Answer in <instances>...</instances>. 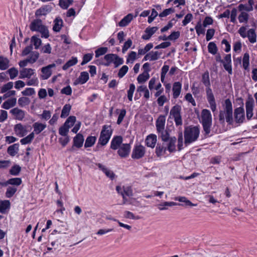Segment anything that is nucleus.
Segmentation results:
<instances>
[{
    "mask_svg": "<svg viewBox=\"0 0 257 257\" xmlns=\"http://www.w3.org/2000/svg\"><path fill=\"white\" fill-rule=\"evenodd\" d=\"M200 134L199 128L197 126H189L185 128L184 131V143L187 146L194 142L198 138Z\"/></svg>",
    "mask_w": 257,
    "mask_h": 257,
    "instance_id": "obj_1",
    "label": "nucleus"
},
{
    "mask_svg": "<svg viewBox=\"0 0 257 257\" xmlns=\"http://www.w3.org/2000/svg\"><path fill=\"white\" fill-rule=\"evenodd\" d=\"M225 118L227 122L230 123L232 121V107L231 101L229 99L225 100L224 110H220L219 115V120L221 123H223Z\"/></svg>",
    "mask_w": 257,
    "mask_h": 257,
    "instance_id": "obj_2",
    "label": "nucleus"
},
{
    "mask_svg": "<svg viewBox=\"0 0 257 257\" xmlns=\"http://www.w3.org/2000/svg\"><path fill=\"white\" fill-rule=\"evenodd\" d=\"M30 29L32 31L39 32L41 34L42 37L48 38L49 36L47 28L43 24L40 19L33 20L30 25Z\"/></svg>",
    "mask_w": 257,
    "mask_h": 257,
    "instance_id": "obj_3",
    "label": "nucleus"
},
{
    "mask_svg": "<svg viewBox=\"0 0 257 257\" xmlns=\"http://www.w3.org/2000/svg\"><path fill=\"white\" fill-rule=\"evenodd\" d=\"M201 117L203 130L206 135H208L210 132V127L212 124V116L210 111L206 109H203Z\"/></svg>",
    "mask_w": 257,
    "mask_h": 257,
    "instance_id": "obj_4",
    "label": "nucleus"
},
{
    "mask_svg": "<svg viewBox=\"0 0 257 257\" xmlns=\"http://www.w3.org/2000/svg\"><path fill=\"white\" fill-rule=\"evenodd\" d=\"M111 136V130L109 126H103L98 140V144L105 145L109 141Z\"/></svg>",
    "mask_w": 257,
    "mask_h": 257,
    "instance_id": "obj_5",
    "label": "nucleus"
},
{
    "mask_svg": "<svg viewBox=\"0 0 257 257\" xmlns=\"http://www.w3.org/2000/svg\"><path fill=\"white\" fill-rule=\"evenodd\" d=\"M116 190L117 192L120 194L123 198V204H125L127 203L128 200L127 197H130L133 196V191L131 187L129 186H117L116 187Z\"/></svg>",
    "mask_w": 257,
    "mask_h": 257,
    "instance_id": "obj_6",
    "label": "nucleus"
},
{
    "mask_svg": "<svg viewBox=\"0 0 257 257\" xmlns=\"http://www.w3.org/2000/svg\"><path fill=\"white\" fill-rule=\"evenodd\" d=\"M181 110V107L178 105L174 106L170 110V114L174 118V120L176 125H180L182 124Z\"/></svg>",
    "mask_w": 257,
    "mask_h": 257,
    "instance_id": "obj_7",
    "label": "nucleus"
},
{
    "mask_svg": "<svg viewBox=\"0 0 257 257\" xmlns=\"http://www.w3.org/2000/svg\"><path fill=\"white\" fill-rule=\"evenodd\" d=\"M146 152L145 148L142 146H136L133 149L132 158L134 159H139L143 157Z\"/></svg>",
    "mask_w": 257,
    "mask_h": 257,
    "instance_id": "obj_8",
    "label": "nucleus"
},
{
    "mask_svg": "<svg viewBox=\"0 0 257 257\" xmlns=\"http://www.w3.org/2000/svg\"><path fill=\"white\" fill-rule=\"evenodd\" d=\"M56 67V64L53 63L41 68V78L43 80L48 79L52 74V69Z\"/></svg>",
    "mask_w": 257,
    "mask_h": 257,
    "instance_id": "obj_9",
    "label": "nucleus"
},
{
    "mask_svg": "<svg viewBox=\"0 0 257 257\" xmlns=\"http://www.w3.org/2000/svg\"><path fill=\"white\" fill-rule=\"evenodd\" d=\"M14 131L15 134L19 137H23L25 136L28 131L27 130V126L23 125L22 123L16 124L14 127Z\"/></svg>",
    "mask_w": 257,
    "mask_h": 257,
    "instance_id": "obj_10",
    "label": "nucleus"
},
{
    "mask_svg": "<svg viewBox=\"0 0 257 257\" xmlns=\"http://www.w3.org/2000/svg\"><path fill=\"white\" fill-rule=\"evenodd\" d=\"M10 113L14 116L15 119L20 121H22L26 116V112L18 107L11 109Z\"/></svg>",
    "mask_w": 257,
    "mask_h": 257,
    "instance_id": "obj_11",
    "label": "nucleus"
},
{
    "mask_svg": "<svg viewBox=\"0 0 257 257\" xmlns=\"http://www.w3.org/2000/svg\"><path fill=\"white\" fill-rule=\"evenodd\" d=\"M202 82L203 84L206 87V95H208L209 93L212 94L213 92L210 88V82L209 78V72L208 71L205 72L203 74L202 76Z\"/></svg>",
    "mask_w": 257,
    "mask_h": 257,
    "instance_id": "obj_12",
    "label": "nucleus"
},
{
    "mask_svg": "<svg viewBox=\"0 0 257 257\" xmlns=\"http://www.w3.org/2000/svg\"><path fill=\"white\" fill-rule=\"evenodd\" d=\"M131 146L129 144H123L118 149V154L121 158L127 157L130 152Z\"/></svg>",
    "mask_w": 257,
    "mask_h": 257,
    "instance_id": "obj_13",
    "label": "nucleus"
},
{
    "mask_svg": "<svg viewBox=\"0 0 257 257\" xmlns=\"http://www.w3.org/2000/svg\"><path fill=\"white\" fill-rule=\"evenodd\" d=\"M254 100L252 98H249L245 103L246 117L249 119L253 115Z\"/></svg>",
    "mask_w": 257,
    "mask_h": 257,
    "instance_id": "obj_14",
    "label": "nucleus"
},
{
    "mask_svg": "<svg viewBox=\"0 0 257 257\" xmlns=\"http://www.w3.org/2000/svg\"><path fill=\"white\" fill-rule=\"evenodd\" d=\"M35 73V70L32 68H23L20 71V78L30 79Z\"/></svg>",
    "mask_w": 257,
    "mask_h": 257,
    "instance_id": "obj_15",
    "label": "nucleus"
},
{
    "mask_svg": "<svg viewBox=\"0 0 257 257\" xmlns=\"http://www.w3.org/2000/svg\"><path fill=\"white\" fill-rule=\"evenodd\" d=\"M52 10V7L50 5L43 6L38 9L35 12V15L37 17L45 16L49 13Z\"/></svg>",
    "mask_w": 257,
    "mask_h": 257,
    "instance_id": "obj_16",
    "label": "nucleus"
},
{
    "mask_svg": "<svg viewBox=\"0 0 257 257\" xmlns=\"http://www.w3.org/2000/svg\"><path fill=\"white\" fill-rule=\"evenodd\" d=\"M221 63L223 64V67L224 69L228 71V73L230 74H232V66H231V55L227 54L224 58V59L222 60Z\"/></svg>",
    "mask_w": 257,
    "mask_h": 257,
    "instance_id": "obj_17",
    "label": "nucleus"
},
{
    "mask_svg": "<svg viewBox=\"0 0 257 257\" xmlns=\"http://www.w3.org/2000/svg\"><path fill=\"white\" fill-rule=\"evenodd\" d=\"M96 165L108 178H110L111 180H113L114 178L115 174L111 170L107 168L105 165L100 163H97L96 164Z\"/></svg>",
    "mask_w": 257,
    "mask_h": 257,
    "instance_id": "obj_18",
    "label": "nucleus"
},
{
    "mask_svg": "<svg viewBox=\"0 0 257 257\" xmlns=\"http://www.w3.org/2000/svg\"><path fill=\"white\" fill-rule=\"evenodd\" d=\"M234 115L237 122H242L244 119V110L242 107L237 108L234 110Z\"/></svg>",
    "mask_w": 257,
    "mask_h": 257,
    "instance_id": "obj_19",
    "label": "nucleus"
},
{
    "mask_svg": "<svg viewBox=\"0 0 257 257\" xmlns=\"http://www.w3.org/2000/svg\"><path fill=\"white\" fill-rule=\"evenodd\" d=\"M166 118L164 115H160L156 121V128L157 132L162 131L165 129Z\"/></svg>",
    "mask_w": 257,
    "mask_h": 257,
    "instance_id": "obj_20",
    "label": "nucleus"
},
{
    "mask_svg": "<svg viewBox=\"0 0 257 257\" xmlns=\"http://www.w3.org/2000/svg\"><path fill=\"white\" fill-rule=\"evenodd\" d=\"M161 55V53L158 51H151L147 54L143 58V61H155L158 60Z\"/></svg>",
    "mask_w": 257,
    "mask_h": 257,
    "instance_id": "obj_21",
    "label": "nucleus"
},
{
    "mask_svg": "<svg viewBox=\"0 0 257 257\" xmlns=\"http://www.w3.org/2000/svg\"><path fill=\"white\" fill-rule=\"evenodd\" d=\"M122 138L121 136H116L111 142L110 148L113 150L118 149L122 145Z\"/></svg>",
    "mask_w": 257,
    "mask_h": 257,
    "instance_id": "obj_22",
    "label": "nucleus"
},
{
    "mask_svg": "<svg viewBox=\"0 0 257 257\" xmlns=\"http://www.w3.org/2000/svg\"><path fill=\"white\" fill-rule=\"evenodd\" d=\"M157 141V136L154 134L149 135L145 141L146 145L151 148H154Z\"/></svg>",
    "mask_w": 257,
    "mask_h": 257,
    "instance_id": "obj_23",
    "label": "nucleus"
},
{
    "mask_svg": "<svg viewBox=\"0 0 257 257\" xmlns=\"http://www.w3.org/2000/svg\"><path fill=\"white\" fill-rule=\"evenodd\" d=\"M47 127L46 123H43L39 122H36L33 124V127L34 131L32 133H34V134H39L43 130H44Z\"/></svg>",
    "mask_w": 257,
    "mask_h": 257,
    "instance_id": "obj_24",
    "label": "nucleus"
},
{
    "mask_svg": "<svg viewBox=\"0 0 257 257\" xmlns=\"http://www.w3.org/2000/svg\"><path fill=\"white\" fill-rule=\"evenodd\" d=\"M158 30L157 27H148L145 30V34L142 36L144 40H149L151 36Z\"/></svg>",
    "mask_w": 257,
    "mask_h": 257,
    "instance_id": "obj_25",
    "label": "nucleus"
},
{
    "mask_svg": "<svg viewBox=\"0 0 257 257\" xmlns=\"http://www.w3.org/2000/svg\"><path fill=\"white\" fill-rule=\"evenodd\" d=\"M84 138L82 135L78 134L73 139V146L77 148H81L83 144Z\"/></svg>",
    "mask_w": 257,
    "mask_h": 257,
    "instance_id": "obj_26",
    "label": "nucleus"
},
{
    "mask_svg": "<svg viewBox=\"0 0 257 257\" xmlns=\"http://www.w3.org/2000/svg\"><path fill=\"white\" fill-rule=\"evenodd\" d=\"M167 150L166 145L164 143L162 144H158L156 147L155 153L156 155L160 157L164 155Z\"/></svg>",
    "mask_w": 257,
    "mask_h": 257,
    "instance_id": "obj_27",
    "label": "nucleus"
},
{
    "mask_svg": "<svg viewBox=\"0 0 257 257\" xmlns=\"http://www.w3.org/2000/svg\"><path fill=\"white\" fill-rule=\"evenodd\" d=\"M182 85L179 82H176L174 83L173 86V97L175 98H177L181 92Z\"/></svg>",
    "mask_w": 257,
    "mask_h": 257,
    "instance_id": "obj_28",
    "label": "nucleus"
},
{
    "mask_svg": "<svg viewBox=\"0 0 257 257\" xmlns=\"http://www.w3.org/2000/svg\"><path fill=\"white\" fill-rule=\"evenodd\" d=\"M207 100L210 104V108L213 112L216 110V105L213 94L209 93L206 95Z\"/></svg>",
    "mask_w": 257,
    "mask_h": 257,
    "instance_id": "obj_29",
    "label": "nucleus"
},
{
    "mask_svg": "<svg viewBox=\"0 0 257 257\" xmlns=\"http://www.w3.org/2000/svg\"><path fill=\"white\" fill-rule=\"evenodd\" d=\"M16 102L17 99L16 98L9 99L3 103L2 107L6 109H9L14 106L16 104Z\"/></svg>",
    "mask_w": 257,
    "mask_h": 257,
    "instance_id": "obj_30",
    "label": "nucleus"
},
{
    "mask_svg": "<svg viewBox=\"0 0 257 257\" xmlns=\"http://www.w3.org/2000/svg\"><path fill=\"white\" fill-rule=\"evenodd\" d=\"M169 143L167 144V149L170 152H173L176 151V138L175 137H172L168 140Z\"/></svg>",
    "mask_w": 257,
    "mask_h": 257,
    "instance_id": "obj_31",
    "label": "nucleus"
},
{
    "mask_svg": "<svg viewBox=\"0 0 257 257\" xmlns=\"http://www.w3.org/2000/svg\"><path fill=\"white\" fill-rule=\"evenodd\" d=\"M19 144H15L9 146L8 148V153L11 156H15L19 151Z\"/></svg>",
    "mask_w": 257,
    "mask_h": 257,
    "instance_id": "obj_32",
    "label": "nucleus"
},
{
    "mask_svg": "<svg viewBox=\"0 0 257 257\" xmlns=\"http://www.w3.org/2000/svg\"><path fill=\"white\" fill-rule=\"evenodd\" d=\"M254 4L253 0H248V5H244L240 4L238 6L239 10L240 11L245 10L246 11H251L253 10V5Z\"/></svg>",
    "mask_w": 257,
    "mask_h": 257,
    "instance_id": "obj_33",
    "label": "nucleus"
},
{
    "mask_svg": "<svg viewBox=\"0 0 257 257\" xmlns=\"http://www.w3.org/2000/svg\"><path fill=\"white\" fill-rule=\"evenodd\" d=\"M133 19V16L129 14L125 16L119 22L118 25L120 27H124L127 25Z\"/></svg>",
    "mask_w": 257,
    "mask_h": 257,
    "instance_id": "obj_34",
    "label": "nucleus"
},
{
    "mask_svg": "<svg viewBox=\"0 0 257 257\" xmlns=\"http://www.w3.org/2000/svg\"><path fill=\"white\" fill-rule=\"evenodd\" d=\"M150 77L149 73H147V71L143 72L138 76L137 81L139 83H144L149 79Z\"/></svg>",
    "mask_w": 257,
    "mask_h": 257,
    "instance_id": "obj_35",
    "label": "nucleus"
},
{
    "mask_svg": "<svg viewBox=\"0 0 257 257\" xmlns=\"http://www.w3.org/2000/svg\"><path fill=\"white\" fill-rule=\"evenodd\" d=\"M10 207V202L9 200H0V212L4 213L7 209Z\"/></svg>",
    "mask_w": 257,
    "mask_h": 257,
    "instance_id": "obj_36",
    "label": "nucleus"
},
{
    "mask_svg": "<svg viewBox=\"0 0 257 257\" xmlns=\"http://www.w3.org/2000/svg\"><path fill=\"white\" fill-rule=\"evenodd\" d=\"M54 25L53 28V30L55 32H59L63 25V21L59 18H57L54 21Z\"/></svg>",
    "mask_w": 257,
    "mask_h": 257,
    "instance_id": "obj_37",
    "label": "nucleus"
},
{
    "mask_svg": "<svg viewBox=\"0 0 257 257\" xmlns=\"http://www.w3.org/2000/svg\"><path fill=\"white\" fill-rule=\"evenodd\" d=\"M9 60L8 58L0 57V69L4 70L7 69L9 66Z\"/></svg>",
    "mask_w": 257,
    "mask_h": 257,
    "instance_id": "obj_38",
    "label": "nucleus"
},
{
    "mask_svg": "<svg viewBox=\"0 0 257 257\" xmlns=\"http://www.w3.org/2000/svg\"><path fill=\"white\" fill-rule=\"evenodd\" d=\"M34 138V133H31L27 137L22 139L20 142L22 145H26L32 142Z\"/></svg>",
    "mask_w": 257,
    "mask_h": 257,
    "instance_id": "obj_39",
    "label": "nucleus"
},
{
    "mask_svg": "<svg viewBox=\"0 0 257 257\" xmlns=\"http://www.w3.org/2000/svg\"><path fill=\"white\" fill-rule=\"evenodd\" d=\"M247 36L249 42L254 43L256 42V35L253 29H249L247 32Z\"/></svg>",
    "mask_w": 257,
    "mask_h": 257,
    "instance_id": "obj_40",
    "label": "nucleus"
},
{
    "mask_svg": "<svg viewBox=\"0 0 257 257\" xmlns=\"http://www.w3.org/2000/svg\"><path fill=\"white\" fill-rule=\"evenodd\" d=\"M31 45L33 44L34 46L35 49H38L42 44L41 40L36 36H33L31 38Z\"/></svg>",
    "mask_w": 257,
    "mask_h": 257,
    "instance_id": "obj_41",
    "label": "nucleus"
},
{
    "mask_svg": "<svg viewBox=\"0 0 257 257\" xmlns=\"http://www.w3.org/2000/svg\"><path fill=\"white\" fill-rule=\"evenodd\" d=\"M78 62L77 59L76 57H72V58L69 60L63 66V69L66 70L68 69L69 67L75 65Z\"/></svg>",
    "mask_w": 257,
    "mask_h": 257,
    "instance_id": "obj_42",
    "label": "nucleus"
},
{
    "mask_svg": "<svg viewBox=\"0 0 257 257\" xmlns=\"http://www.w3.org/2000/svg\"><path fill=\"white\" fill-rule=\"evenodd\" d=\"M177 205V203L174 202H164L158 205V208L160 210L167 209L168 206H173Z\"/></svg>",
    "mask_w": 257,
    "mask_h": 257,
    "instance_id": "obj_43",
    "label": "nucleus"
},
{
    "mask_svg": "<svg viewBox=\"0 0 257 257\" xmlns=\"http://www.w3.org/2000/svg\"><path fill=\"white\" fill-rule=\"evenodd\" d=\"M22 182V179L20 178H12L7 181V185L10 184L15 187L20 185Z\"/></svg>",
    "mask_w": 257,
    "mask_h": 257,
    "instance_id": "obj_44",
    "label": "nucleus"
},
{
    "mask_svg": "<svg viewBox=\"0 0 257 257\" xmlns=\"http://www.w3.org/2000/svg\"><path fill=\"white\" fill-rule=\"evenodd\" d=\"M96 140V138L95 137L89 136L87 137L85 141L84 147L85 148L92 147L94 144Z\"/></svg>",
    "mask_w": 257,
    "mask_h": 257,
    "instance_id": "obj_45",
    "label": "nucleus"
},
{
    "mask_svg": "<svg viewBox=\"0 0 257 257\" xmlns=\"http://www.w3.org/2000/svg\"><path fill=\"white\" fill-rule=\"evenodd\" d=\"M39 57V53L38 52L34 51L31 53L30 56L27 58L29 63L33 64L36 62Z\"/></svg>",
    "mask_w": 257,
    "mask_h": 257,
    "instance_id": "obj_46",
    "label": "nucleus"
},
{
    "mask_svg": "<svg viewBox=\"0 0 257 257\" xmlns=\"http://www.w3.org/2000/svg\"><path fill=\"white\" fill-rule=\"evenodd\" d=\"M17 188L15 186H9L6 192V196L7 198L12 197L17 192Z\"/></svg>",
    "mask_w": 257,
    "mask_h": 257,
    "instance_id": "obj_47",
    "label": "nucleus"
},
{
    "mask_svg": "<svg viewBox=\"0 0 257 257\" xmlns=\"http://www.w3.org/2000/svg\"><path fill=\"white\" fill-rule=\"evenodd\" d=\"M71 108V106L70 104H65L62 110L61 117L62 118L67 117L69 114Z\"/></svg>",
    "mask_w": 257,
    "mask_h": 257,
    "instance_id": "obj_48",
    "label": "nucleus"
},
{
    "mask_svg": "<svg viewBox=\"0 0 257 257\" xmlns=\"http://www.w3.org/2000/svg\"><path fill=\"white\" fill-rule=\"evenodd\" d=\"M73 2V0H59V6L63 9H67Z\"/></svg>",
    "mask_w": 257,
    "mask_h": 257,
    "instance_id": "obj_49",
    "label": "nucleus"
},
{
    "mask_svg": "<svg viewBox=\"0 0 257 257\" xmlns=\"http://www.w3.org/2000/svg\"><path fill=\"white\" fill-rule=\"evenodd\" d=\"M89 78V75L87 72H82L78 78L79 82L81 84L85 83Z\"/></svg>",
    "mask_w": 257,
    "mask_h": 257,
    "instance_id": "obj_50",
    "label": "nucleus"
},
{
    "mask_svg": "<svg viewBox=\"0 0 257 257\" xmlns=\"http://www.w3.org/2000/svg\"><path fill=\"white\" fill-rule=\"evenodd\" d=\"M13 82H9L5 84H4L1 88V92L2 93H6L8 91L11 90L13 87Z\"/></svg>",
    "mask_w": 257,
    "mask_h": 257,
    "instance_id": "obj_51",
    "label": "nucleus"
},
{
    "mask_svg": "<svg viewBox=\"0 0 257 257\" xmlns=\"http://www.w3.org/2000/svg\"><path fill=\"white\" fill-rule=\"evenodd\" d=\"M76 117L74 116H70L67 119L64 125L70 128L74 125Z\"/></svg>",
    "mask_w": 257,
    "mask_h": 257,
    "instance_id": "obj_52",
    "label": "nucleus"
},
{
    "mask_svg": "<svg viewBox=\"0 0 257 257\" xmlns=\"http://www.w3.org/2000/svg\"><path fill=\"white\" fill-rule=\"evenodd\" d=\"M137 53L135 51H131L128 55L126 59V63H133L134 61L137 59Z\"/></svg>",
    "mask_w": 257,
    "mask_h": 257,
    "instance_id": "obj_53",
    "label": "nucleus"
},
{
    "mask_svg": "<svg viewBox=\"0 0 257 257\" xmlns=\"http://www.w3.org/2000/svg\"><path fill=\"white\" fill-rule=\"evenodd\" d=\"M208 50L210 53L215 55L217 53V47L214 42H210L208 45Z\"/></svg>",
    "mask_w": 257,
    "mask_h": 257,
    "instance_id": "obj_54",
    "label": "nucleus"
},
{
    "mask_svg": "<svg viewBox=\"0 0 257 257\" xmlns=\"http://www.w3.org/2000/svg\"><path fill=\"white\" fill-rule=\"evenodd\" d=\"M203 27V25L202 26L201 21H199L195 28L196 33L198 35L204 34L205 29Z\"/></svg>",
    "mask_w": 257,
    "mask_h": 257,
    "instance_id": "obj_55",
    "label": "nucleus"
},
{
    "mask_svg": "<svg viewBox=\"0 0 257 257\" xmlns=\"http://www.w3.org/2000/svg\"><path fill=\"white\" fill-rule=\"evenodd\" d=\"M7 72L10 75V77L11 79H14L15 78H16L19 73L18 70L15 67L9 69L7 71Z\"/></svg>",
    "mask_w": 257,
    "mask_h": 257,
    "instance_id": "obj_56",
    "label": "nucleus"
},
{
    "mask_svg": "<svg viewBox=\"0 0 257 257\" xmlns=\"http://www.w3.org/2000/svg\"><path fill=\"white\" fill-rule=\"evenodd\" d=\"M135 88V85L134 84H130L129 89L127 91V98L131 101L133 100V94Z\"/></svg>",
    "mask_w": 257,
    "mask_h": 257,
    "instance_id": "obj_57",
    "label": "nucleus"
},
{
    "mask_svg": "<svg viewBox=\"0 0 257 257\" xmlns=\"http://www.w3.org/2000/svg\"><path fill=\"white\" fill-rule=\"evenodd\" d=\"M30 103V100L28 98L22 97L19 99L18 104L21 107H24Z\"/></svg>",
    "mask_w": 257,
    "mask_h": 257,
    "instance_id": "obj_58",
    "label": "nucleus"
},
{
    "mask_svg": "<svg viewBox=\"0 0 257 257\" xmlns=\"http://www.w3.org/2000/svg\"><path fill=\"white\" fill-rule=\"evenodd\" d=\"M160 136L162 140L164 142H167L169 140V135L168 133L164 130L162 131L157 132Z\"/></svg>",
    "mask_w": 257,
    "mask_h": 257,
    "instance_id": "obj_59",
    "label": "nucleus"
},
{
    "mask_svg": "<svg viewBox=\"0 0 257 257\" xmlns=\"http://www.w3.org/2000/svg\"><path fill=\"white\" fill-rule=\"evenodd\" d=\"M93 56V54L92 53L85 54L83 56V60L81 63V65H84L89 62L92 59Z\"/></svg>",
    "mask_w": 257,
    "mask_h": 257,
    "instance_id": "obj_60",
    "label": "nucleus"
},
{
    "mask_svg": "<svg viewBox=\"0 0 257 257\" xmlns=\"http://www.w3.org/2000/svg\"><path fill=\"white\" fill-rule=\"evenodd\" d=\"M107 48L106 47H101L97 49L95 51V57L96 58L105 54L107 51Z\"/></svg>",
    "mask_w": 257,
    "mask_h": 257,
    "instance_id": "obj_61",
    "label": "nucleus"
},
{
    "mask_svg": "<svg viewBox=\"0 0 257 257\" xmlns=\"http://www.w3.org/2000/svg\"><path fill=\"white\" fill-rule=\"evenodd\" d=\"M21 168L18 165H14L10 170V173L13 175H18L20 172Z\"/></svg>",
    "mask_w": 257,
    "mask_h": 257,
    "instance_id": "obj_62",
    "label": "nucleus"
},
{
    "mask_svg": "<svg viewBox=\"0 0 257 257\" xmlns=\"http://www.w3.org/2000/svg\"><path fill=\"white\" fill-rule=\"evenodd\" d=\"M124 217L125 218L135 220H138L140 218V217L139 216H136L134 214V213L128 211H125L124 212Z\"/></svg>",
    "mask_w": 257,
    "mask_h": 257,
    "instance_id": "obj_63",
    "label": "nucleus"
},
{
    "mask_svg": "<svg viewBox=\"0 0 257 257\" xmlns=\"http://www.w3.org/2000/svg\"><path fill=\"white\" fill-rule=\"evenodd\" d=\"M248 19V15L244 12L241 13L238 16V20L240 23L246 22Z\"/></svg>",
    "mask_w": 257,
    "mask_h": 257,
    "instance_id": "obj_64",
    "label": "nucleus"
}]
</instances>
